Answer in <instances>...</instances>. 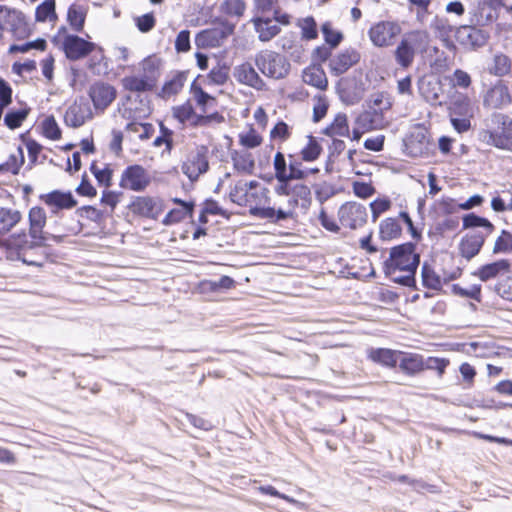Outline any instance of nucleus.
<instances>
[{
    "mask_svg": "<svg viewBox=\"0 0 512 512\" xmlns=\"http://www.w3.org/2000/svg\"><path fill=\"white\" fill-rule=\"evenodd\" d=\"M328 101L326 97L324 96H317L314 98V105H313V121L319 122L321 121L328 111Z\"/></svg>",
    "mask_w": 512,
    "mask_h": 512,
    "instance_id": "e2e57ef3",
    "label": "nucleus"
},
{
    "mask_svg": "<svg viewBox=\"0 0 512 512\" xmlns=\"http://www.w3.org/2000/svg\"><path fill=\"white\" fill-rule=\"evenodd\" d=\"M173 117L180 123L191 122L197 126H207L212 122L221 123L224 118L219 113H211L209 115H195L193 108L189 104L180 105L173 108Z\"/></svg>",
    "mask_w": 512,
    "mask_h": 512,
    "instance_id": "9b49d317",
    "label": "nucleus"
},
{
    "mask_svg": "<svg viewBox=\"0 0 512 512\" xmlns=\"http://www.w3.org/2000/svg\"><path fill=\"white\" fill-rule=\"evenodd\" d=\"M93 117V112L89 102L85 99L75 101L70 105L65 113V124L72 128H79Z\"/></svg>",
    "mask_w": 512,
    "mask_h": 512,
    "instance_id": "4468645a",
    "label": "nucleus"
},
{
    "mask_svg": "<svg viewBox=\"0 0 512 512\" xmlns=\"http://www.w3.org/2000/svg\"><path fill=\"white\" fill-rule=\"evenodd\" d=\"M488 235L483 232L472 231L467 233L460 241L459 251L462 257L471 260L481 250Z\"/></svg>",
    "mask_w": 512,
    "mask_h": 512,
    "instance_id": "412c9836",
    "label": "nucleus"
},
{
    "mask_svg": "<svg viewBox=\"0 0 512 512\" xmlns=\"http://www.w3.org/2000/svg\"><path fill=\"white\" fill-rule=\"evenodd\" d=\"M90 170L100 184L106 187L111 185L112 170L110 168H99L95 163H93Z\"/></svg>",
    "mask_w": 512,
    "mask_h": 512,
    "instance_id": "69168bd1",
    "label": "nucleus"
},
{
    "mask_svg": "<svg viewBox=\"0 0 512 512\" xmlns=\"http://www.w3.org/2000/svg\"><path fill=\"white\" fill-rule=\"evenodd\" d=\"M252 22L262 42H268L280 33V27L271 18L255 16Z\"/></svg>",
    "mask_w": 512,
    "mask_h": 512,
    "instance_id": "c85d7f7f",
    "label": "nucleus"
},
{
    "mask_svg": "<svg viewBox=\"0 0 512 512\" xmlns=\"http://www.w3.org/2000/svg\"><path fill=\"white\" fill-rule=\"evenodd\" d=\"M116 89L107 83H94L89 89V96L96 110L104 111L116 98Z\"/></svg>",
    "mask_w": 512,
    "mask_h": 512,
    "instance_id": "f3484780",
    "label": "nucleus"
},
{
    "mask_svg": "<svg viewBox=\"0 0 512 512\" xmlns=\"http://www.w3.org/2000/svg\"><path fill=\"white\" fill-rule=\"evenodd\" d=\"M21 220L19 210L0 206V235L8 234Z\"/></svg>",
    "mask_w": 512,
    "mask_h": 512,
    "instance_id": "473e14b6",
    "label": "nucleus"
},
{
    "mask_svg": "<svg viewBox=\"0 0 512 512\" xmlns=\"http://www.w3.org/2000/svg\"><path fill=\"white\" fill-rule=\"evenodd\" d=\"M480 25L469 22L459 25L456 31V41L465 49L475 50L483 47L489 38V34Z\"/></svg>",
    "mask_w": 512,
    "mask_h": 512,
    "instance_id": "6e6552de",
    "label": "nucleus"
},
{
    "mask_svg": "<svg viewBox=\"0 0 512 512\" xmlns=\"http://www.w3.org/2000/svg\"><path fill=\"white\" fill-rule=\"evenodd\" d=\"M87 9L83 5L72 4L67 13V20L73 30L80 32L83 30Z\"/></svg>",
    "mask_w": 512,
    "mask_h": 512,
    "instance_id": "58836bf2",
    "label": "nucleus"
},
{
    "mask_svg": "<svg viewBox=\"0 0 512 512\" xmlns=\"http://www.w3.org/2000/svg\"><path fill=\"white\" fill-rule=\"evenodd\" d=\"M122 85L126 90L137 92L136 94L151 91L155 87L139 74L124 77L122 79Z\"/></svg>",
    "mask_w": 512,
    "mask_h": 512,
    "instance_id": "ea45409f",
    "label": "nucleus"
},
{
    "mask_svg": "<svg viewBox=\"0 0 512 512\" xmlns=\"http://www.w3.org/2000/svg\"><path fill=\"white\" fill-rule=\"evenodd\" d=\"M229 195L232 202L239 206H248L251 209V206L256 203L259 191L248 190L244 181H239L231 189Z\"/></svg>",
    "mask_w": 512,
    "mask_h": 512,
    "instance_id": "cd10ccee",
    "label": "nucleus"
},
{
    "mask_svg": "<svg viewBox=\"0 0 512 512\" xmlns=\"http://www.w3.org/2000/svg\"><path fill=\"white\" fill-rule=\"evenodd\" d=\"M321 31L323 33L325 42L331 46V48L337 47L343 39V35L340 31L334 30L331 23L326 22L322 25Z\"/></svg>",
    "mask_w": 512,
    "mask_h": 512,
    "instance_id": "6e6d98bb",
    "label": "nucleus"
},
{
    "mask_svg": "<svg viewBox=\"0 0 512 512\" xmlns=\"http://www.w3.org/2000/svg\"><path fill=\"white\" fill-rule=\"evenodd\" d=\"M29 220V236L32 239L31 244H24L19 246L18 255L19 258L28 265L37 266V261L29 260L26 258L25 253L27 248L41 247L46 245L50 240L60 243L63 239L62 236L54 235L48 232H44L43 228L46 225L47 215L42 207L34 206L28 212Z\"/></svg>",
    "mask_w": 512,
    "mask_h": 512,
    "instance_id": "f03ea898",
    "label": "nucleus"
},
{
    "mask_svg": "<svg viewBox=\"0 0 512 512\" xmlns=\"http://www.w3.org/2000/svg\"><path fill=\"white\" fill-rule=\"evenodd\" d=\"M398 365L403 373L416 375L424 370V357L417 353L400 351Z\"/></svg>",
    "mask_w": 512,
    "mask_h": 512,
    "instance_id": "bb28decb",
    "label": "nucleus"
},
{
    "mask_svg": "<svg viewBox=\"0 0 512 512\" xmlns=\"http://www.w3.org/2000/svg\"><path fill=\"white\" fill-rule=\"evenodd\" d=\"M416 53L402 40L398 44L394 56L397 64L402 68H408L412 65Z\"/></svg>",
    "mask_w": 512,
    "mask_h": 512,
    "instance_id": "37998d69",
    "label": "nucleus"
},
{
    "mask_svg": "<svg viewBox=\"0 0 512 512\" xmlns=\"http://www.w3.org/2000/svg\"><path fill=\"white\" fill-rule=\"evenodd\" d=\"M173 202L181 205L180 208L172 209L168 212V214L164 217L162 223L166 226L179 223L184 220L187 216H192L193 212V203L184 202L181 199L174 198Z\"/></svg>",
    "mask_w": 512,
    "mask_h": 512,
    "instance_id": "2f4dec72",
    "label": "nucleus"
},
{
    "mask_svg": "<svg viewBox=\"0 0 512 512\" xmlns=\"http://www.w3.org/2000/svg\"><path fill=\"white\" fill-rule=\"evenodd\" d=\"M35 18L37 22L54 21L57 18L55 12V1L45 0L41 3L36 8Z\"/></svg>",
    "mask_w": 512,
    "mask_h": 512,
    "instance_id": "de8ad7c7",
    "label": "nucleus"
},
{
    "mask_svg": "<svg viewBox=\"0 0 512 512\" xmlns=\"http://www.w3.org/2000/svg\"><path fill=\"white\" fill-rule=\"evenodd\" d=\"M391 207V201L387 198H378L370 203L372 220L376 222L379 216L388 211Z\"/></svg>",
    "mask_w": 512,
    "mask_h": 512,
    "instance_id": "0e129e2a",
    "label": "nucleus"
},
{
    "mask_svg": "<svg viewBox=\"0 0 512 512\" xmlns=\"http://www.w3.org/2000/svg\"><path fill=\"white\" fill-rule=\"evenodd\" d=\"M17 152V155H10L9 159L0 165V171H9L13 175L19 173V170L24 163V153L21 147H18Z\"/></svg>",
    "mask_w": 512,
    "mask_h": 512,
    "instance_id": "3c124183",
    "label": "nucleus"
},
{
    "mask_svg": "<svg viewBox=\"0 0 512 512\" xmlns=\"http://www.w3.org/2000/svg\"><path fill=\"white\" fill-rule=\"evenodd\" d=\"M355 124L356 126H359L363 130L369 132L372 130L384 128L386 125V121L381 112H377V110L368 109L357 116Z\"/></svg>",
    "mask_w": 512,
    "mask_h": 512,
    "instance_id": "a878e982",
    "label": "nucleus"
},
{
    "mask_svg": "<svg viewBox=\"0 0 512 512\" xmlns=\"http://www.w3.org/2000/svg\"><path fill=\"white\" fill-rule=\"evenodd\" d=\"M187 80V73L182 71H177L173 73L169 79L164 83L161 96L164 98H169L173 95L178 94Z\"/></svg>",
    "mask_w": 512,
    "mask_h": 512,
    "instance_id": "e433bc0d",
    "label": "nucleus"
},
{
    "mask_svg": "<svg viewBox=\"0 0 512 512\" xmlns=\"http://www.w3.org/2000/svg\"><path fill=\"white\" fill-rule=\"evenodd\" d=\"M392 107V101L390 96L384 92H377L370 96L369 109L377 110L383 114L384 111L389 110Z\"/></svg>",
    "mask_w": 512,
    "mask_h": 512,
    "instance_id": "09e8293b",
    "label": "nucleus"
},
{
    "mask_svg": "<svg viewBox=\"0 0 512 512\" xmlns=\"http://www.w3.org/2000/svg\"><path fill=\"white\" fill-rule=\"evenodd\" d=\"M422 283L426 288L432 290H440L442 288V280L438 274L427 263H424L421 269Z\"/></svg>",
    "mask_w": 512,
    "mask_h": 512,
    "instance_id": "a18cd8bd",
    "label": "nucleus"
},
{
    "mask_svg": "<svg viewBox=\"0 0 512 512\" xmlns=\"http://www.w3.org/2000/svg\"><path fill=\"white\" fill-rule=\"evenodd\" d=\"M245 9L244 0H225L221 5V11L228 16L241 17Z\"/></svg>",
    "mask_w": 512,
    "mask_h": 512,
    "instance_id": "864d4df0",
    "label": "nucleus"
},
{
    "mask_svg": "<svg viewBox=\"0 0 512 512\" xmlns=\"http://www.w3.org/2000/svg\"><path fill=\"white\" fill-rule=\"evenodd\" d=\"M420 256L413 243H404L391 248L389 258L384 262L385 274L394 282L404 286H412Z\"/></svg>",
    "mask_w": 512,
    "mask_h": 512,
    "instance_id": "f257e3e1",
    "label": "nucleus"
},
{
    "mask_svg": "<svg viewBox=\"0 0 512 512\" xmlns=\"http://www.w3.org/2000/svg\"><path fill=\"white\" fill-rule=\"evenodd\" d=\"M508 117L501 113H493L487 124L484 139L487 143L505 150H512V136L505 132Z\"/></svg>",
    "mask_w": 512,
    "mask_h": 512,
    "instance_id": "423d86ee",
    "label": "nucleus"
},
{
    "mask_svg": "<svg viewBox=\"0 0 512 512\" xmlns=\"http://www.w3.org/2000/svg\"><path fill=\"white\" fill-rule=\"evenodd\" d=\"M302 37L307 40L315 39L318 35L316 22L312 17H306L299 23Z\"/></svg>",
    "mask_w": 512,
    "mask_h": 512,
    "instance_id": "680f3d73",
    "label": "nucleus"
},
{
    "mask_svg": "<svg viewBox=\"0 0 512 512\" xmlns=\"http://www.w3.org/2000/svg\"><path fill=\"white\" fill-rule=\"evenodd\" d=\"M292 198L289 200V205L295 207L298 205L299 200L308 201L311 197L310 188L302 183L293 184L291 195Z\"/></svg>",
    "mask_w": 512,
    "mask_h": 512,
    "instance_id": "603ef678",
    "label": "nucleus"
},
{
    "mask_svg": "<svg viewBox=\"0 0 512 512\" xmlns=\"http://www.w3.org/2000/svg\"><path fill=\"white\" fill-rule=\"evenodd\" d=\"M430 27L446 48L450 50L456 48L451 40V35H456L458 26L452 25L448 18L436 15L431 21Z\"/></svg>",
    "mask_w": 512,
    "mask_h": 512,
    "instance_id": "5701e85b",
    "label": "nucleus"
},
{
    "mask_svg": "<svg viewBox=\"0 0 512 512\" xmlns=\"http://www.w3.org/2000/svg\"><path fill=\"white\" fill-rule=\"evenodd\" d=\"M233 76L237 82L256 90H262L265 87L262 78L248 62L237 65L233 70Z\"/></svg>",
    "mask_w": 512,
    "mask_h": 512,
    "instance_id": "aec40b11",
    "label": "nucleus"
},
{
    "mask_svg": "<svg viewBox=\"0 0 512 512\" xmlns=\"http://www.w3.org/2000/svg\"><path fill=\"white\" fill-rule=\"evenodd\" d=\"M208 168L209 163L205 147L198 148L194 153H191L181 166L182 172L191 181H196L200 175L207 172Z\"/></svg>",
    "mask_w": 512,
    "mask_h": 512,
    "instance_id": "ddd939ff",
    "label": "nucleus"
},
{
    "mask_svg": "<svg viewBox=\"0 0 512 512\" xmlns=\"http://www.w3.org/2000/svg\"><path fill=\"white\" fill-rule=\"evenodd\" d=\"M303 81L320 90H325L328 85V80L324 70L320 66L316 65L310 66L304 70Z\"/></svg>",
    "mask_w": 512,
    "mask_h": 512,
    "instance_id": "f704fd0d",
    "label": "nucleus"
},
{
    "mask_svg": "<svg viewBox=\"0 0 512 512\" xmlns=\"http://www.w3.org/2000/svg\"><path fill=\"white\" fill-rule=\"evenodd\" d=\"M510 266L511 265L508 260L501 259L481 266L473 273V275L478 277L481 281L486 282L498 276L507 274L510 271Z\"/></svg>",
    "mask_w": 512,
    "mask_h": 512,
    "instance_id": "b1692460",
    "label": "nucleus"
},
{
    "mask_svg": "<svg viewBox=\"0 0 512 512\" xmlns=\"http://www.w3.org/2000/svg\"><path fill=\"white\" fill-rule=\"evenodd\" d=\"M118 111L127 120L140 121L147 118L152 109L148 96L142 94L128 95L119 105Z\"/></svg>",
    "mask_w": 512,
    "mask_h": 512,
    "instance_id": "0eeeda50",
    "label": "nucleus"
},
{
    "mask_svg": "<svg viewBox=\"0 0 512 512\" xmlns=\"http://www.w3.org/2000/svg\"><path fill=\"white\" fill-rule=\"evenodd\" d=\"M160 60L155 56H149L140 63L139 75L155 86L159 77Z\"/></svg>",
    "mask_w": 512,
    "mask_h": 512,
    "instance_id": "4c0bfd02",
    "label": "nucleus"
},
{
    "mask_svg": "<svg viewBox=\"0 0 512 512\" xmlns=\"http://www.w3.org/2000/svg\"><path fill=\"white\" fill-rule=\"evenodd\" d=\"M325 134L328 136H348L349 126L347 116L339 113L334 118V121L325 129Z\"/></svg>",
    "mask_w": 512,
    "mask_h": 512,
    "instance_id": "c03bdc74",
    "label": "nucleus"
},
{
    "mask_svg": "<svg viewBox=\"0 0 512 512\" xmlns=\"http://www.w3.org/2000/svg\"><path fill=\"white\" fill-rule=\"evenodd\" d=\"M494 254L510 253L512 254V234L506 230L501 232V235L496 239L494 247Z\"/></svg>",
    "mask_w": 512,
    "mask_h": 512,
    "instance_id": "5fc2aeb1",
    "label": "nucleus"
},
{
    "mask_svg": "<svg viewBox=\"0 0 512 512\" xmlns=\"http://www.w3.org/2000/svg\"><path fill=\"white\" fill-rule=\"evenodd\" d=\"M401 32V27L391 21H381L373 25L368 34L372 43L377 47H386L392 44L394 38Z\"/></svg>",
    "mask_w": 512,
    "mask_h": 512,
    "instance_id": "f8f14e48",
    "label": "nucleus"
},
{
    "mask_svg": "<svg viewBox=\"0 0 512 512\" xmlns=\"http://www.w3.org/2000/svg\"><path fill=\"white\" fill-rule=\"evenodd\" d=\"M482 228L484 235H490L494 231V225L486 218L480 217L474 213L467 214L463 217V228Z\"/></svg>",
    "mask_w": 512,
    "mask_h": 512,
    "instance_id": "a19ab883",
    "label": "nucleus"
},
{
    "mask_svg": "<svg viewBox=\"0 0 512 512\" xmlns=\"http://www.w3.org/2000/svg\"><path fill=\"white\" fill-rule=\"evenodd\" d=\"M93 42L86 41L77 35H68L63 41V49L70 60H79L97 49Z\"/></svg>",
    "mask_w": 512,
    "mask_h": 512,
    "instance_id": "2eb2a0df",
    "label": "nucleus"
},
{
    "mask_svg": "<svg viewBox=\"0 0 512 512\" xmlns=\"http://www.w3.org/2000/svg\"><path fill=\"white\" fill-rule=\"evenodd\" d=\"M126 131L128 133H133L137 135V137L144 141L148 140L152 137L155 132L154 126L150 123H141L138 121L130 122L126 125Z\"/></svg>",
    "mask_w": 512,
    "mask_h": 512,
    "instance_id": "49530a36",
    "label": "nucleus"
},
{
    "mask_svg": "<svg viewBox=\"0 0 512 512\" xmlns=\"http://www.w3.org/2000/svg\"><path fill=\"white\" fill-rule=\"evenodd\" d=\"M255 65L263 75L273 79L284 78L290 69L287 59L281 54L264 50L255 55Z\"/></svg>",
    "mask_w": 512,
    "mask_h": 512,
    "instance_id": "7ed1b4c3",
    "label": "nucleus"
},
{
    "mask_svg": "<svg viewBox=\"0 0 512 512\" xmlns=\"http://www.w3.org/2000/svg\"><path fill=\"white\" fill-rule=\"evenodd\" d=\"M132 211L142 217L157 219L163 212V203L153 197H137L131 205Z\"/></svg>",
    "mask_w": 512,
    "mask_h": 512,
    "instance_id": "6ab92c4d",
    "label": "nucleus"
},
{
    "mask_svg": "<svg viewBox=\"0 0 512 512\" xmlns=\"http://www.w3.org/2000/svg\"><path fill=\"white\" fill-rule=\"evenodd\" d=\"M250 214L260 219H267L271 222H279L292 217L293 213L283 209L275 210L272 207L251 206Z\"/></svg>",
    "mask_w": 512,
    "mask_h": 512,
    "instance_id": "72a5a7b5",
    "label": "nucleus"
},
{
    "mask_svg": "<svg viewBox=\"0 0 512 512\" xmlns=\"http://www.w3.org/2000/svg\"><path fill=\"white\" fill-rule=\"evenodd\" d=\"M289 171L287 177L291 180H302L308 176V171L301 169V163L293 159L292 155H289Z\"/></svg>",
    "mask_w": 512,
    "mask_h": 512,
    "instance_id": "338daca9",
    "label": "nucleus"
},
{
    "mask_svg": "<svg viewBox=\"0 0 512 512\" xmlns=\"http://www.w3.org/2000/svg\"><path fill=\"white\" fill-rule=\"evenodd\" d=\"M40 199L49 207L52 214H57L61 210L72 209L77 205V201L71 192L60 190L41 195Z\"/></svg>",
    "mask_w": 512,
    "mask_h": 512,
    "instance_id": "a211bd4d",
    "label": "nucleus"
},
{
    "mask_svg": "<svg viewBox=\"0 0 512 512\" xmlns=\"http://www.w3.org/2000/svg\"><path fill=\"white\" fill-rule=\"evenodd\" d=\"M43 134L51 140H59L61 138V130L53 116L47 117L43 121Z\"/></svg>",
    "mask_w": 512,
    "mask_h": 512,
    "instance_id": "bf43d9fd",
    "label": "nucleus"
},
{
    "mask_svg": "<svg viewBox=\"0 0 512 512\" xmlns=\"http://www.w3.org/2000/svg\"><path fill=\"white\" fill-rule=\"evenodd\" d=\"M449 360L445 358H438V357H428L424 358V370H435L437 371L438 375L441 377L449 365Z\"/></svg>",
    "mask_w": 512,
    "mask_h": 512,
    "instance_id": "052dcab7",
    "label": "nucleus"
},
{
    "mask_svg": "<svg viewBox=\"0 0 512 512\" xmlns=\"http://www.w3.org/2000/svg\"><path fill=\"white\" fill-rule=\"evenodd\" d=\"M406 153L412 157L427 154L430 148V139L427 131L422 127L414 128L404 141Z\"/></svg>",
    "mask_w": 512,
    "mask_h": 512,
    "instance_id": "dca6fc26",
    "label": "nucleus"
},
{
    "mask_svg": "<svg viewBox=\"0 0 512 512\" xmlns=\"http://www.w3.org/2000/svg\"><path fill=\"white\" fill-rule=\"evenodd\" d=\"M409 3L416 6L415 13L417 20L424 23L427 16L430 14L429 7L431 5V0H409Z\"/></svg>",
    "mask_w": 512,
    "mask_h": 512,
    "instance_id": "774afa93",
    "label": "nucleus"
},
{
    "mask_svg": "<svg viewBox=\"0 0 512 512\" xmlns=\"http://www.w3.org/2000/svg\"><path fill=\"white\" fill-rule=\"evenodd\" d=\"M402 228L396 218H386L379 225V234L383 240H392L400 236Z\"/></svg>",
    "mask_w": 512,
    "mask_h": 512,
    "instance_id": "79ce46f5",
    "label": "nucleus"
},
{
    "mask_svg": "<svg viewBox=\"0 0 512 512\" xmlns=\"http://www.w3.org/2000/svg\"><path fill=\"white\" fill-rule=\"evenodd\" d=\"M339 97L346 105L359 103L364 96V88L351 80H344L339 86Z\"/></svg>",
    "mask_w": 512,
    "mask_h": 512,
    "instance_id": "393cba45",
    "label": "nucleus"
},
{
    "mask_svg": "<svg viewBox=\"0 0 512 512\" xmlns=\"http://www.w3.org/2000/svg\"><path fill=\"white\" fill-rule=\"evenodd\" d=\"M321 150L322 148L316 140L312 136H309L307 145L301 150V157L307 162L314 161L319 157Z\"/></svg>",
    "mask_w": 512,
    "mask_h": 512,
    "instance_id": "4d7b16f0",
    "label": "nucleus"
},
{
    "mask_svg": "<svg viewBox=\"0 0 512 512\" xmlns=\"http://www.w3.org/2000/svg\"><path fill=\"white\" fill-rule=\"evenodd\" d=\"M150 181L148 172L142 166L131 165L122 172L119 185L123 189L140 192L146 189Z\"/></svg>",
    "mask_w": 512,
    "mask_h": 512,
    "instance_id": "9d476101",
    "label": "nucleus"
},
{
    "mask_svg": "<svg viewBox=\"0 0 512 512\" xmlns=\"http://www.w3.org/2000/svg\"><path fill=\"white\" fill-rule=\"evenodd\" d=\"M400 351L386 348H372L368 351V357L373 362L386 367H395L399 361Z\"/></svg>",
    "mask_w": 512,
    "mask_h": 512,
    "instance_id": "7c9ffc66",
    "label": "nucleus"
},
{
    "mask_svg": "<svg viewBox=\"0 0 512 512\" xmlns=\"http://www.w3.org/2000/svg\"><path fill=\"white\" fill-rule=\"evenodd\" d=\"M359 60L360 54L355 49H346L330 60V71L333 75L339 76L357 64Z\"/></svg>",
    "mask_w": 512,
    "mask_h": 512,
    "instance_id": "4be33fe9",
    "label": "nucleus"
},
{
    "mask_svg": "<svg viewBox=\"0 0 512 512\" xmlns=\"http://www.w3.org/2000/svg\"><path fill=\"white\" fill-rule=\"evenodd\" d=\"M410 48L417 53L427 51L430 43V35L426 30H414L406 33L402 39Z\"/></svg>",
    "mask_w": 512,
    "mask_h": 512,
    "instance_id": "c756f323",
    "label": "nucleus"
},
{
    "mask_svg": "<svg viewBox=\"0 0 512 512\" xmlns=\"http://www.w3.org/2000/svg\"><path fill=\"white\" fill-rule=\"evenodd\" d=\"M482 104L486 109L500 110L512 104V88L505 80H496L482 95Z\"/></svg>",
    "mask_w": 512,
    "mask_h": 512,
    "instance_id": "39448f33",
    "label": "nucleus"
},
{
    "mask_svg": "<svg viewBox=\"0 0 512 512\" xmlns=\"http://www.w3.org/2000/svg\"><path fill=\"white\" fill-rule=\"evenodd\" d=\"M512 62L510 58L502 53L496 54L493 59V66L490 72L495 76H505L511 71Z\"/></svg>",
    "mask_w": 512,
    "mask_h": 512,
    "instance_id": "8fccbe9b",
    "label": "nucleus"
},
{
    "mask_svg": "<svg viewBox=\"0 0 512 512\" xmlns=\"http://www.w3.org/2000/svg\"><path fill=\"white\" fill-rule=\"evenodd\" d=\"M503 0H476L469 8V22L482 27L491 25L498 19Z\"/></svg>",
    "mask_w": 512,
    "mask_h": 512,
    "instance_id": "20e7f679",
    "label": "nucleus"
},
{
    "mask_svg": "<svg viewBox=\"0 0 512 512\" xmlns=\"http://www.w3.org/2000/svg\"><path fill=\"white\" fill-rule=\"evenodd\" d=\"M231 159L234 168L243 174H252L255 168L253 155L248 151H233Z\"/></svg>",
    "mask_w": 512,
    "mask_h": 512,
    "instance_id": "c9c22d12",
    "label": "nucleus"
},
{
    "mask_svg": "<svg viewBox=\"0 0 512 512\" xmlns=\"http://www.w3.org/2000/svg\"><path fill=\"white\" fill-rule=\"evenodd\" d=\"M27 116H28L27 109L11 111L5 115L4 123L8 128L16 129L22 125V122L27 118Z\"/></svg>",
    "mask_w": 512,
    "mask_h": 512,
    "instance_id": "13d9d810",
    "label": "nucleus"
},
{
    "mask_svg": "<svg viewBox=\"0 0 512 512\" xmlns=\"http://www.w3.org/2000/svg\"><path fill=\"white\" fill-rule=\"evenodd\" d=\"M338 218L343 227L355 230L367 222V209L360 203L346 202L339 208Z\"/></svg>",
    "mask_w": 512,
    "mask_h": 512,
    "instance_id": "1a4fd4ad",
    "label": "nucleus"
}]
</instances>
